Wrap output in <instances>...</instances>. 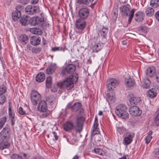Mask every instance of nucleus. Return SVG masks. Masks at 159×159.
I'll use <instances>...</instances> for the list:
<instances>
[{"instance_id":"48","label":"nucleus","mask_w":159,"mask_h":159,"mask_svg":"<svg viewBox=\"0 0 159 159\" xmlns=\"http://www.w3.org/2000/svg\"><path fill=\"white\" fill-rule=\"evenodd\" d=\"M152 138V136H150L149 135H148L146 136L145 139L146 143L147 144H148L150 142Z\"/></svg>"},{"instance_id":"51","label":"nucleus","mask_w":159,"mask_h":159,"mask_svg":"<svg viewBox=\"0 0 159 159\" xmlns=\"http://www.w3.org/2000/svg\"><path fill=\"white\" fill-rule=\"evenodd\" d=\"M101 149L99 148H94V152L96 153L97 154H98V155H101L102 153L101 152Z\"/></svg>"},{"instance_id":"53","label":"nucleus","mask_w":159,"mask_h":159,"mask_svg":"<svg viewBox=\"0 0 159 159\" xmlns=\"http://www.w3.org/2000/svg\"><path fill=\"white\" fill-rule=\"evenodd\" d=\"M117 130L120 134L123 133L124 130V128L122 127H117Z\"/></svg>"},{"instance_id":"9","label":"nucleus","mask_w":159,"mask_h":159,"mask_svg":"<svg viewBox=\"0 0 159 159\" xmlns=\"http://www.w3.org/2000/svg\"><path fill=\"white\" fill-rule=\"evenodd\" d=\"M23 7L20 5H18L16 7V10L12 13V19L14 21L17 20L21 16V11Z\"/></svg>"},{"instance_id":"28","label":"nucleus","mask_w":159,"mask_h":159,"mask_svg":"<svg viewBox=\"0 0 159 159\" xmlns=\"http://www.w3.org/2000/svg\"><path fill=\"white\" fill-rule=\"evenodd\" d=\"M45 79V75L43 73L40 72L36 77V80L38 82H43Z\"/></svg>"},{"instance_id":"3","label":"nucleus","mask_w":159,"mask_h":159,"mask_svg":"<svg viewBox=\"0 0 159 159\" xmlns=\"http://www.w3.org/2000/svg\"><path fill=\"white\" fill-rule=\"evenodd\" d=\"M115 113L118 116L122 119H126L129 117L127 108L125 104H120L116 107Z\"/></svg>"},{"instance_id":"1","label":"nucleus","mask_w":159,"mask_h":159,"mask_svg":"<svg viewBox=\"0 0 159 159\" xmlns=\"http://www.w3.org/2000/svg\"><path fill=\"white\" fill-rule=\"evenodd\" d=\"M10 138V129L5 127L0 132V149L8 148L10 146V143L8 142Z\"/></svg>"},{"instance_id":"38","label":"nucleus","mask_w":159,"mask_h":159,"mask_svg":"<svg viewBox=\"0 0 159 159\" xmlns=\"http://www.w3.org/2000/svg\"><path fill=\"white\" fill-rule=\"evenodd\" d=\"M102 48V46L100 43H96L94 46L93 51L94 52H98Z\"/></svg>"},{"instance_id":"2","label":"nucleus","mask_w":159,"mask_h":159,"mask_svg":"<svg viewBox=\"0 0 159 159\" xmlns=\"http://www.w3.org/2000/svg\"><path fill=\"white\" fill-rule=\"evenodd\" d=\"M75 79H76V81H77L78 77H76L72 75L69 77L67 78L59 84L60 87L62 89H66L67 90L70 89L74 87Z\"/></svg>"},{"instance_id":"60","label":"nucleus","mask_w":159,"mask_h":159,"mask_svg":"<svg viewBox=\"0 0 159 159\" xmlns=\"http://www.w3.org/2000/svg\"><path fill=\"white\" fill-rule=\"evenodd\" d=\"M38 2V0H32L31 3L33 4H36Z\"/></svg>"},{"instance_id":"5","label":"nucleus","mask_w":159,"mask_h":159,"mask_svg":"<svg viewBox=\"0 0 159 159\" xmlns=\"http://www.w3.org/2000/svg\"><path fill=\"white\" fill-rule=\"evenodd\" d=\"M38 110L43 112L42 115L43 117L47 116L50 113V111L48 109L47 104L44 101L40 102L38 107Z\"/></svg>"},{"instance_id":"62","label":"nucleus","mask_w":159,"mask_h":159,"mask_svg":"<svg viewBox=\"0 0 159 159\" xmlns=\"http://www.w3.org/2000/svg\"><path fill=\"white\" fill-rule=\"evenodd\" d=\"M128 43V42L126 40L123 41L122 42V44L124 45H126Z\"/></svg>"},{"instance_id":"32","label":"nucleus","mask_w":159,"mask_h":159,"mask_svg":"<svg viewBox=\"0 0 159 159\" xmlns=\"http://www.w3.org/2000/svg\"><path fill=\"white\" fill-rule=\"evenodd\" d=\"M28 40V37L25 34H21L20 37V43L23 45H25L26 43V41Z\"/></svg>"},{"instance_id":"59","label":"nucleus","mask_w":159,"mask_h":159,"mask_svg":"<svg viewBox=\"0 0 159 159\" xmlns=\"http://www.w3.org/2000/svg\"><path fill=\"white\" fill-rule=\"evenodd\" d=\"M11 106H9V108H8V110H9L8 114H9V115H11V114L12 113V111H11Z\"/></svg>"},{"instance_id":"22","label":"nucleus","mask_w":159,"mask_h":159,"mask_svg":"<svg viewBox=\"0 0 159 159\" xmlns=\"http://www.w3.org/2000/svg\"><path fill=\"white\" fill-rule=\"evenodd\" d=\"M74 125L72 122L68 121L64 124L63 126L64 129L66 131H69L73 129Z\"/></svg>"},{"instance_id":"19","label":"nucleus","mask_w":159,"mask_h":159,"mask_svg":"<svg viewBox=\"0 0 159 159\" xmlns=\"http://www.w3.org/2000/svg\"><path fill=\"white\" fill-rule=\"evenodd\" d=\"M98 119L97 118H95L93 125V129L91 131L92 135L93 136L96 134L100 133L99 129L98 128Z\"/></svg>"},{"instance_id":"26","label":"nucleus","mask_w":159,"mask_h":159,"mask_svg":"<svg viewBox=\"0 0 159 159\" xmlns=\"http://www.w3.org/2000/svg\"><path fill=\"white\" fill-rule=\"evenodd\" d=\"M107 96L109 100L112 103H114L116 100L115 95L113 91H110L107 93Z\"/></svg>"},{"instance_id":"14","label":"nucleus","mask_w":159,"mask_h":159,"mask_svg":"<svg viewBox=\"0 0 159 159\" xmlns=\"http://www.w3.org/2000/svg\"><path fill=\"white\" fill-rule=\"evenodd\" d=\"M134 135V133H127L125 134V137L123 140V143L125 145H128L130 144L132 141Z\"/></svg>"},{"instance_id":"36","label":"nucleus","mask_w":159,"mask_h":159,"mask_svg":"<svg viewBox=\"0 0 159 159\" xmlns=\"http://www.w3.org/2000/svg\"><path fill=\"white\" fill-rule=\"evenodd\" d=\"M143 82L144 83V86L146 88H148L150 87L151 84V81L148 78H146L143 80Z\"/></svg>"},{"instance_id":"40","label":"nucleus","mask_w":159,"mask_h":159,"mask_svg":"<svg viewBox=\"0 0 159 159\" xmlns=\"http://www.w3.org/2000/svg\"><path fill=\"white\" fill-rule=\"evenodd\" d=\"M139 29L140 31L144 33H147L148 30V28L146 26H141Z\"/></svg>"},{"instance_id":"30","label":"nucleus","mask_w":159,"mask_h":159,"mask_svg":"<svg viewBox=\"0 0 159 159\" xmlns=\"http://www.w3.org/2000/svg\"><path fill=\"white\" fill-rule=\"evenodd\" d=\"M154 9L151 7H148L145 10V13L147 16H151L154 14Z\"/></svg>"},{"instance_id":"47","label":"nucleus","mask_w":159,"mask_h":159,"mask_svg":"<svg viewBox=\"0 0 159 159\" xmlns=\"http://www.w3.org/2000/svg\"><path fill=\"white\" fill-rule=\"evenodd\" d=\"M6 91V89L5 87L3 86H0V94L5 93Z\"/></svg>"},{"instance_id":"64","label":"nucleus","mask_w":159,"mask_h":159,"mask_svg":"<svg viewBox=\"0 0 159 159\" xmlns=\"http://www.w3.org/2000/svg\"><path fill=\"white\" fill-rule=\"evenodd\" d=\"M79 158V156L76 155H75L72 159H78Z\"/></svg>"},{"instance_id":"49","label":"nucleus","mask_w":159,"mask_h":159,"mask_svg":"<svg viewBox=\"0 0 159 159\" xmlns=\"http://www.w3.org/2000/svg\"><path fill=\"white\" fill-rule=\"evenodd\" d=\"M18 112L21 115H24L26 114L25 111H24L21 107H20L18 109Z\"/></svg>"},{"instance_id":"46","label":"nucleus","mask_w":159,"mask_h":159,"mask_svg":"<svg viewBox=\"0 0 159 159\" xmlns=\"http://www.w3.org/2000/svg\"><path fill=\"white\" fill-rule=\"evenodd\" d=\"M94 0H83L81 1V4H84L86 5H88L90 3L93 2Z\"/></svg>"},{"instance_id":"18","label":"nucleus","mask_w":159,"mask_h":159,"mask_svg":"<svg viewBox=\"0 0 159 159\" xmlns=\"http://www.w3.org/2000/svg\"><path fill=\"white\" fill-rule=\"evenodd\" d=\"M86 26L85 21L80 19H77L76 21V27L79 30H83Z\"/></svg>"},{"instance_id":"63","label":"nucleus","mask_w":159,"mask_h":159,"mask_svg":"<svg viewBox=\"0 0 159 159\" xmlns=\"http://www.w3.org/2000/svg\"><path fill=\"white\" fill-rule=\"evenodd\" d=\"M8 153H9V151L8 150H7V151L5 150L4 151V152L3 153V154L5 155H7L8 154Z\"/></svg>"},{"instance_id":"7","label":"nucleus","mask_w":159,"mask_h":159,"mask_svg":"<svg viewBox=\"0 0 159 159\" xmlns=\"http://www.w3.org/2000/svg\"><path fill=\"white\" fill-rule=\"evenodd\" d=\"M44 22V19L43 17L39 16H34L30 19L29 23L32 26H42Z\"/></svg>"},{"instance_id":"57","label":"nucleus","mask_w":159,"mask_h":159,"mask_svg":"<svg viewBox=\"0 0 159 159\" xmlns=\"http://www.w3.org/2000/svg\"><path fill=\"white\" fill-rule=\"evenodd\" d=\"M155 16L156 19L159 21V11H157L155 14Z\"/></svg>"},{"instance_id":"56","label":"nucleus","mask_w":159,"mask_h":159,"mask_svg":"<svg viewBox=\"0 0 159 159\" xmlns=\"http://www.w3.org/2000/svg\"><path fill=\"white\" fill-rule=\"evenodd\" d=\"M52 134L55 138V140H57L58 139V136L57 133L55 131H53L52 132Z\"/></svg>"},{"instance_id":"12","label":"nucleus","mask_w":159,"mask_h":159,"mask_svg":"<svg viewBox=\"0 0 159 159\" xmlns=\"http://www.w3.org/2000/svg\"><path fill=\"white\" fill-rule=\"evenodd\" d=\"M89 9L87 8H82L80 9L78 12L79 19L81 20H85L88 16L89 14Z\"/></svg>"},{"instance_id":"58","label":"nucleus","mask_w":159,"mask_h":159,"mask_svg":"<svg viewBox=\"0 0 159 159\" xmlns=\"http://www.w3.org/2000/svg\"><path fill=\"white\" fill-rule=\"evenodd\" d=\"M72 103L71 102L69 103L67 105L66 108L68 109H71L72 111Z\"/></svg>"},{"instance_id":"43","label":"nucleus","mask_w":159,"mask_h":159,"mask_svg":"<svg viewBox=\"0 0 159 159\" xmlns=\"http://www.w3.org/2000/svg\"><path fill=\"white\" fill-rule=\"evenodd\" d=\"M51 49L52 51L53 52H55L59 50H63V52L65 51V49L64 48H62L60 47H52Z\"/></svg>"},{"instance_id":"6","label":"nucleus","mask_w":159,"mask_h":159,"mask_svg":"<svg viewBox=\"0 0 159 159\" xmlns=\"http://www.w3.org/2000/svg\"><path fill=\"white\" fill-rule=\"evenodd\" d=\"M30 99L32 104L36 105L41 100V96L38 92L33 90L31 93Z\"/></svg>"},{"instance_id":"61","label":"nucleus","mask_w":159,"mask_h":159,"mask_svg":"<svg viewBox=\"0 0 159 159\" xmlns=\"http://www.w3.org/2000/svg\"><path fill=\"white\" fill-rule=\"evenodd\" d=\"M127 157H128V155H124L123 157L119 158V159H126Z\"/></svg>"},{"instance_id":"20","label":"nucleus","mask_w":159,"mask_h":159,"mask_svg":"<svg viewBox=\"0 0 159 159\" xmlns=\"http://www.w3.org/2000/svg\"><path fill=\"white\" fill-rule=\"evenodd\" d=\"M41 39L38 36H34L31 37L30 39L31 44L34 46L38 45L40 44Z\"/></svg>"},{"instance_id":"13","label":"nucleus","mask_w":159,"mask_h":159,"mask_svg":"<svg viewBox=\"0 0 159 159\" xmlns=\"http://www.w3.org/2000/svg\"><path fill=\"white\" fill-rule=\"evenodd\" d=\"M107 88L109 91H113V88L119 84L118 81L114 78H111L107 82Z\"/></svg>"},{"instance_id":"4","label":"nucleus","mask_w":159,"mask_h":159,"mask_svg":"<svg viewBox=\"0 0 159 159\" xmlns=\"http://www.w3.org/2000/svg\"><path fill=\"white\" fill-rule=\"evenodd\" d=\"M121 11V15L123 17H125L128 16L129 13L128 19V22L130 24L131 22V20L134 16V9L130 11L129 6H125L120 7Z\"/></svg>"},{"instance_id":"27","label":"nucleus","mask_w":159,"mask_h":159,"mask_svg":"<svg viewBox=\"0 0 159 159\" xmlns=\"http://www.w3.org/2000/svg\"><path fill=\"white\" fill-rule=\"evenodd\" d=\"M82 106L81 103L78 102L74 103L72 107V111L73 112H77L80 110Z\"/></svg>"},{"instance_id":"35","label":"nucleus","mask_w":159,"mask_h":159,"mask_svg":"<svg viewBox=\"0 0 159 159\" xmlns=\"http://www.w3.org/2000/svg\"><path fill=\"white\" fill-rule=\"evenodd\" d=\"M7 117L4 116L0 118V130L2 128L7 121Z\"/></svg>"},{"instance_id":"23","label":"nucleus","mask_w":159,"mask_h":159,"mask_svg":"<svg viewBox=\"0 0 159 159\" xmlns=\"http://www.w3.org/2000/svg\"><path fill=\"white\" fill-rule=\"evenodd\" d=\"M157 90L155 88L149 89L147 92L148 96L151 98L155 97L157 94Z\"/></svg>"},{"instance_id":"37","label":"nucleus","mask_w":159,"mask_h":159,"mask_svg":"<svg viewBox=\"0 0 159 159\" xmlns=\"http://www.w3.org/2000/svg\"><path fill=\"white\" fill-rule=\"evenodd\" d=\"M150 4L151 6L156 8L159 6V0H151Z\"/></svg>"},{"instance_id":"44","label":"nucleus","mask_w":159,"mask_h":159,"mask_svg":"<svg viewBox=\"0 0 159 159\" xmlns=\"http://www.w3.org/2000/svg\"><path fill=\"white\" fill-rule=\"evenodd\" d=\"M11 158V159H23L20 156L16 153L13 154Z\"/></svg>"},{"instance_id":"34","label":"nucleus","mask_w":159,"mask_h":159,"mask_svg":"<svg viewBox=\"0 0 159 159\" xmlns=\"http://www.w3.org/2000/svg\"><path fill=\"white\" fill-rule=\"evenodd\" d=\"M52 80L51 77H48L47 78L46 80V85L48 88H50L52 85Z\"/></svg>"},{"instance_id":"42","label":"nucleus","mask_w":159,"mask_h":159,"mask_svg":"<svg viewBox=\"0 0 159 159\" xmlns=\"http://www.w3.org/2000/svg\"><path fill=\"white\" fill-rule=\"evenodd\" d=\"M46 101L49 103V104L51 106H52V107H53L54 106H55L56 104V101L55 100H51L49 98V99H47Z\"/></svg>"},{"instance_id":"8","label":"nucleus","mask_w":159,"mask_h":159,"mask_svg":"<svg viewBox=\"0 0 159 159\" xmlns=\"http://www.w3.org/2000/svg\"><path fill=\"white\" fill-rule=\"evenodd\" d=\"M76 68V67L75 65L69 64L62 70L61 73L63 75H70L75 72Z\"/></svg>"},{"instance_id":"50","label":"nucleus","mask_w":159,"mask_h":159,"mask_svg":"<svg viewBox=\"0 0 159 159\" xmlns=\"http://www.w3.org/2000/svg\"><path fill=\"white\" fill-rule=\"evenodd\" d=\"M59 86V84L58 83H57L55 86V87H52L51 88V91L53 92H55L57 91V88Z\"/></svg>"},{"instance_id":"41","label":"nucleus","mask_w":159,"mask_h":159,"mask_svg":"<svg viewBox=\"0 0 159 159\" xmlns=\"http://www.w3.org/2000/svg\"><path fill=\"white\" fill-rule=\"evenodd\" d=\"M9 118L11 120V124L12 125H13L14 124L15 121V114H11V115H9Z\"/></svg>"},{"instance_id":"45","label":"nucleus","mask_w":159,"mask_h":159,"mask_svg":"<svg viewBox=\"0 0 159 159\" xmlns=\"http://www.w3.org/2000/svg\"><path fill=\"white\" fill-rule=\"evenodd\" d=\"M6 100V97L5 96L1 95L0 96V104H3Z\"/></svg>"},{"instance_id":"55","label":"nucleus","mask_w":159,"mask_h":159,"mask_svg":"<svg viewBox=\"0 0 159 159\" xmlns=\"http://www.w3.org/2000/svg\"><path fill=\"white\" fill-rule=\"evenodd\" d=\"M154 121L157 126L159 125V114L155 118Z\"/></svg>"},{"instance_id":"17","label":"nucleus","mask_w":159,"mask_h":159,"mask_svg":"<svg viewBox=\"0 0 159 159\" xmlns=\"http://www.w3.org/2000/svg\"><path fill=\"white\" fill-rule=\"evenodd\" d=\"M157 70L154 66H151L148 68L146 71L147 75L150 77L152 78L155 76Z\"/></svg>"},{"instance_id":"39","label":"nucleus","mask_w":159,"mask_h":159,"mask_svg":"<svg viewBox=\"0 0 159 159\" xmlns=\"http://www.w3.org/2000/svg\"><path fill=\"white\" fill-rule=\"evenodd\" d=\"M41 47H34L32 49L31 51L33 53L37 54L40 52L41 51Z\"/></svg>"},{"instance_id":"15","label":"nucleus","mask_w":159,"mask_h":159,"mask_svg":"<svg viewBox=\"0 0 159 159\" xmlns=\"http://www.w3.org/2000/svg\"><path fill=\"white\" fill-rule=\"evenodd\" d=\"M39 7L37 6L28 5L25 8V12L28 14L33 15L38 11Z\"/></svg>"},{"instance_id":"21","label":"nucleus","mask_w":159,"mask_h":159,"mask_svg":"<svg viewBox=\"0 0 159 159\" xmlns=\"http://www.w3.org/2000/svg\"><path fill=\"white\" fill-rule=\"evenodd\" d=\"M144 16V13L138 11L135 14V20L138 22H142L143 20Z\"/></svg>"},{"instance_id":"25","label":"nucleus","mask_w":159,"mask_h":159,"mask_svg":"<svg viewBox=\"0 0 159 159\" xmlns=\"http://www.w3.org/2000/svg\"><path fill=\"white\" fill-rule=\"evenodd\" d=\"M126 85L129 87H133L135 84V81L134 79L129 77L128 79H126L125 81Z\"/></svg>"},{"instance_id":"31","label":"nucleus","mask_w":159,"mask_h":159,"mask_svg":"<svg viewBox=\"0 0 159 159\" xmlns=\"http://www.w3.org/2000/svg\"><path fill=\"white\" fill-rule=\"evenodd\" d=\"M30 32L34 34L41 35L42 33L41 30L39 28H32L30 29Z\"/></svg>"},{"instance_id":"33","label":"nucleus","mask_w":159,"mask_h":159,"mask_svg":"<svg viewBox=\"0 0 159 159\" xmlns=\"http://www.w3.org/2000/svg\"><path fill=\"white\" fill-rule=\"evenodd\" d=\"M108 28L107 27H103L99 31V33L101 36L104 37L108 32Z\"/></svg>"},{"instance_id":"16","label":"nucleus","mask_w":159,"mask_h":159,"mask_svg":"<svg viewBox=\"0 0 159 159\" xmlns=\"http://www.w3.org/2000/svg\"><path fill=\"white\" fill-rule=\"evenodd\" d=\"M85 120V119L82 116L78 117L76 119V127L77 131L79 132H80L83 129V126L84 122Z\"/></svg>"},{"instance_id":"10","label":"nucleus","mask_w":159,"mask_h":159,"mask_svg":"<svg viewBox=\"0 0 159 159\" xmlns=\"http://www.w3.org/2000/svg\"><path fill=\"white\" fill-rule=\"evenodd\" d=\"M129 111L130 114L133 116H139L142 113V111L137 106H132L129 107Z\"/></svg>"},{"instance_id":"29","label":"nucleus","mask_w":159,"mask_h":159,"mask_svg":"<svg viewBox=\"0 0 159 159\" xmlns=\"http://www.w3.org/2000/svg\"><path fill=\"white\" fill-rule=\"evenodd\" d=\"M29 21V18L25 16V17H21L19 20L20 24L22 25L26 26L28 25Z\"/></svg>"},{"instance_id":"54","label":"nucleus","mask_w":159,"mask_h":159,"mask_svg":"<svg viewBox=\"0 0 159 159\" xmlns=\"http://www.w3.org/2000/svg\"><path fill=\"white\" fill-rule=\"evenodd\" d=\"M152 153L153 155H159V149L157 148H155L152 152Z\"/></svg>"},{"instance_id":"52","label":"nucleus","mask_w":159,"mask_h":159,"mask_svg":"<svg viewBox=\"0 0 159 159\" xmlns=\"http://www.w3.org/2000/svg\"><path fill=\"white\" fill-rule=\"evenodd\" d=\"M154 77H156L157 81L159 83V70H157L155 74V76Z\"/></svg>"},{"instance_id":"11","label":"nucleus","mask_w":159,"mask_h":159,"mask_svg":"<svg viewBox=\"0 0 159 159\" xmlns=\"http://www.w3.org/2000/svg\"><path fill=\"white\" fill-rule=\"evenodd\" d=\"M129 101L131 105H137L141 101L140 97L132 93H129Z\"/></svg>"},{"instance_id":"24","label":"nucleus","mask_w":159,"mask_h":159,"mask_svg":"<svg viewBox=\"0 0 159 159\" xmlns=\"http://www.w3.org/2000/svg\"><path fill=\"white\" fill-rule=\"evenodd\" d=\"M56 68V64H52L46 69V73L48 75H51L55 71Z\"/></svg>"}]
</instances>
